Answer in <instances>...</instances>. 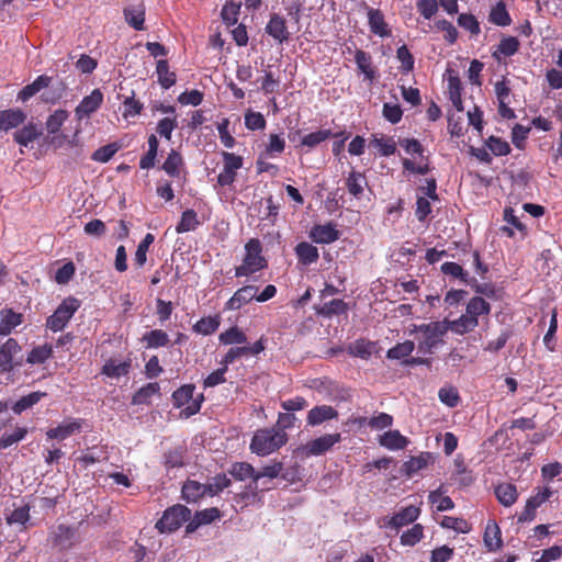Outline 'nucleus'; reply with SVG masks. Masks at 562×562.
<instances>
[{
    "mask_svg": "<svg viewBox=\"0 0 562 562\" xmlns=\"http://www.w3.org/2000/svg\"><path fill=\"white\" fill-rule=\"evenodd\" d=\"M288 441V435L282 429L262 428L258 429L252 436L250 450L257 456H268Z\"/></svg>",
    "mask_w": 562,
    "mask_h": 562,
    "instance_id": "nucleus-1",
    "label": "nucleus"
},
{
    "mask_svg": "<svg viewBox=\"0 0 562 562\" xmlns=\"http://www.w3.org/2000/svg\"><path fill=\"white\" fill-rule=\"evenodd\" d=\"M268 267V261L262 255V244L258 238H250L245 244V255L240 266L235 268V276L249 277Z\"/></svg>",
    "mask_w": 562,
    "mask_h": 562,
    "instance_id": "nucleus-2",
    "label": "nucleus"
},
{
    "mask_svg": "<svg viewBox=\"0 0 562 562\" xmlns=\"http://www.w3.org/2000/svg\"><path fill=\"white\" fill-rule=\"evenodd\" d=\"M441 321L415 325L411 333H420L418 338V352L423 355L432 353L434 349L442 342L441 337L447 334L446 326Z\"/></svg>",
    "mask_w": 562,
    "mask_h": 562,
    "instance_id": "nucleus-3",
    "label": "nucleus"
},
{
    "mask_svg": "<svg viewBox=\"0 0 562 562\" xmlns=\"http://www.w3.org/2000/svg\"><path fill=\"white\" fill-rule=\"evenodd\" d=\"M190 519L191 510L188 507L180 504L173 505L164 512L162 517L156 522V528L160 533L172 532Z\"/></svg>",
    "mask_w": 562,
    "mask_h": 562,
    "instance_id": "nucleus-4",
    "label": "nucleus"
},
{
    "mask_svg": "<svg viewBox=\"0 0 562 562\" xmlns=\"http://www.w3.org/2000/svg\"><path fill=\"white\" fill-rule=\"evenodd\" d=\"M80 307V301L76 297L69 296L65 299L55 312L47 318L46 326L53 331H59L71 319L74 314Z\"/></svg>",
    "mask_w": 562,
    "mask_h": 562,
    "instance_id": "nucleus-5",
    "label": "nucleus"
},
{
    "mask_svg": "<svg viewBox=\"0 0 562 562\" xmlns=\"http://www.w3.org/2000/svg\"><path fill=\"white\" fill-rule=\"evenodd\" d=\"M265 32L280 45L288 43L291 37L285 18L278 13H272L270 15V19L266 24Z\"/></svg>",
    "mask_w": 562,
    "mask_h": 562,
    "instance_id": "nucleus-6",
    "label": "nucleus"
},
{
    "mask_svg": "<svg viewBox=\"0 0 562 562\" xmlns=\"http://www.w3.org/2000/svg\"><path fill=\"white\" fill-rule=\"evenodd\" d=\"M103 102V93L94 89L89 95L85 97L75 110L77 120L89 119L91 114L98 111Z\"/></svg>",
    "mask_w": 562,
    "mask_h": 562,
    "instance_id": "nucleus-7",
    "label": "nucleus"
},
{
    "mask_svg": "<svg viewBox=\"0 0 562 562\" xmlns=\"http://www.w3.org/2000/svg\"><path fill=\"white\" fill-rule=\"evenodd\" d=\"M366 9L370 31L379 37H390L392 35V31L385 22L382 11L371 7H366Z\"/></svg>",
    "mask_w": 562,
    "mask_h": 562,
    "instance_id": "nucleus-8",
    "label": "nucleus"
},
{
    "mask_svg": "<svg viewBox=\"0 0 562 562\" xmlns=\"http://www.w3.org/2000/svg\"><path fill=\"white\" fill-rule=\"evenodd\" d=\"M259 288L256 285H245L238 289L233 296L225 303V310L237 311L247 303L256 300Z\"/></svg>",
    "mask_w": 562,
    "mask_h": 562,
    "instance_id": "nucleus-9",
    "label": "nucleus"
},
{
    "mask_svg": "<svg viewBox=\"0 0 562 562\" xmlns=\"http://www.w3.org/2000/svg\"><path fill=\"white\" fill-rule=\"evenodd\" d=\"M310 237L317 244H331L339 239L340 234L336 228V224L329 222L324 225H314L310 232Z\"/></svg>",
    "mask_w": 562,
    "mask_h": 562,
    "instance_id": "nucleus-10",
    "label": "nucleus"
},
{
    "mask_svg": "<svg viewBox=\"0 0 562 562\" xmlns=\"http://www.w3.org/2000/svg\"><path fill=\"white\" fill-rule=\"evenodd\" d=\"M341 440L340 434H327L321 436L306 445L308 454L321 456L331 449V447Z\"/></svg>",
    "mask_w": 562,
    "mask_h": 562,
    "instance_id": "nucleus-11",
    "label": "nucleus"
},
{
    "mask_svg": "<svg viewBox=\"0 0 562 562\" xmlns=\"http://www.w3.org/2000/svg\"><path fill=\"white\" fill-rule=\"evenodd\" d=\"M420 514V509L414 505L406 506L395 513L390 520L387 526L393 529H400L401 527L407 526L414 522Z\"/></svg>",
    "mask_w": 562,
    "mask_h": 562,
    "instance_id": "nucleus-12",
    "label": "nucleus"
},
{
    "mask_svg": "<svg viewBox=\"0 0 562 562\" xmlns=\"http://www.w3.org/2000/svg\"><path fill=\"white\" fill-rule=\"evenodd\" d=\"M75 535L76 531L74 528L65 525H58L50 531V539L54 547H57L60 550H66L74 544Z\"/></svg>",
    "mask_w": 562,
    "mask_h": 562,
    "instance_id": "nucleus-13",
    "label": "nucleus"
},
{
    "mask_svg": "<svg viewBox=\"0 0 562 562\" xmlns=\"http://www.w3.org/2000/svg\"><path fill=\"white\" fill-rule=\"evenodd\" d=\"M21 351V347L18 341L13 338H9L1 347H0V371L1 372H10L13 370V358L14 356Z\"/></svg>",
    "mask_w": 562,
    "mask_h": 562,
    "instance_id": "nucleus-14",
    "label": "nucleus"
},
{
    "mask_svg": "<svg viewBox=\"0 0 562 562\" xmlns=\"http://www.w3.org/2000/svg\"><path fill=\"white\" fill-rule=\"evenodd\" d=\"M338 417V412L330 405H318L313 407L306 417L307 425L315 427L324 422L331 420Z\"/></svg>",
    "mask_w": 562,
    "mask_h": 562,
    "instance_id": "nucleus-15",
    "label": "nucleus"
},
{
    "mask_svg": "<svg viewBox=\"0 0 562 562\" xmlns=\"http://www.w3.org/2000/svg\"><path fill=\"white\" fill-rule=\"evenodd\" d=\"M445 323L446 331L451 330L452 333L457 335H464L467 333L472 331L475 327L479 326V319H475L473 317L468 316L465 313L462 314L459 318L449 321L443 319L441 321Z\"/></svg>",
    "mask_w": 562,
    "mask_h": 562,
    "instance_id": "nucleus-16",
    "label": "nucleus"
},
{
    "mask_svg": "<svg viewBox=\"0 0 562 562\" xmlns=\"http://www.w3.org/2000/svg\"><path fill=\"white\" fill-rule=\"evenodd\" d=\"M26 120V114L20 109L0 110V130L8 132L16 128Z\"/></svg>",
    "mask_w": 562,
    "mask_h": 562,
    "instance_id": "nucleus-17",
    "label": "nucleus"
},
{
    "mask_svg": "<svg viewBox=\"0 0 562 562\" xmlns=\"http://www.w3.org/2000/svg\"><path fill=\"white\" fill-rule=\"evenodd\" d=\"M23 322V315L14 312L12 308H2L0 311V336H8Z\"/></svg>",
    "mask_w": 562,
    "mask_h": 562,
    "instance_id": "nucleus-18",
    "label": "nucleus"
},
{
    "mask_svg": "<svg viewBox=\"0 0 562 562\" xmlns=\"http://www.w3.org/2000/svg\"><path fill=\"white\" fill-rule=\"evenodd\" d=\"M220 510L215 507H211L201 512H196L193 519L189 521L186 527V532L191 533L195 531L201 525L211 524L220 518Z\"/></svg>",
    "mask_w": 562,
    "mask_h": 562,
    "instance_id": "nucleus-19",
    "label": "nucleus"
},
{
    "mask_svg": "<svg viewBox=\"0 0 562 562\" xmlns=\"http://www.w3.org/2000/svg\"><path fill=\"white\" fill-rule=\"evenodd\" d=\"M435 462V457L431 452H422L416 457H412L409 460L404 462L403 468L404 472L408 476H413L420 470L428 467V464Z\"/></svg>",
    "mask_w": 562,
    "mask_h": 562,
    "instance_id": "nucleus-20",
    "label": "nucleus"
},
{
    "mask_svg": "<svg viewBox=\"0 0 562 562\" xmlns=\"http://www.w3.org/2000/svg\"><path fill=\"white\" fill-rule=\"evenodd\" d=\"M131 367V360L117 362L114 359H109L103 364L101 374L111 379H120L121 376H125L130 373Z\"/></svg>",
    "mask_w": 562,
    "mask_h": 562,
    "instance_id": "nucleus-21",
    "label": "nucleus"
},
{
    "mask_svg": "<svg viewBox=\"0 0 562 562\" xmlns=\"http://www.w3.org/2000/svg\"><path fill=\"white\" fill-rule=\"evenodd\" d=\"M52 78L46 75L38 76L32 83L26 85L19 93L18 100L26 102L42 89L49 86Z\"/></svg>",
    "mask_w": 562,
    "mask_h": 562,
    "instance_id": "nucleus-22",
    "label": "nucleus"
},
{
    "mask_svg": "<svg viewBox=\"0 0 562 562\" xmlns=\"http://www.w3.org/2000/svg\"><path fill=\"white\" fill-rule=\"evenodd\" d=\"M379 443L389 450L404 449L408 440L398 430H389L380 436Z\"/></svg>",
    "mask_w": 562,
    "mask_h": 562,
    "instance_id": "nucleus-23",
    "label": "nucleus"
},
{
    "mask_svg": "<svg viewBox=\"0 0 562 562\" xmlns=\"http://www.w3.org/2000/svg\"><path fill=\"white\" fill-rule=\"evenodd\" d=\"M484 544L488 551H497L503 546L502 532L495 521H490L484 532Z\"/></svg>",
    "mask_w": 562,
    "mask_h": 562,
    "instance_id": "nucleus-24",
    "label": "nucleus"
},
{
    "mask_svg": "<svg viewBox=\"0 0 562 562\" xmlns=\"http://www.w3.org/2000/svg\"><path fill=\"white\" fill-rule=\"evenodd\" d=\"M81 425L77 420H71L67 423H63L55 428H50L46 431V436L48 439H58L65 440L70 437L76 431H79Z\"/></svg>",
    "mask_w": 562,
    "mask_h": 562,
    "instance_id": "nucleus-25",
    "label": "nucleus"
},
{
    "mask_svg": "<svg viewBox=\"0 0 562 562\" xmlns=\"http://www.w3.org/2000/svg\"><path fill=\"white\" fill-rule=\"evenodd\" d=\"M295 255L304 266L315 263L319 258L318 249L307 241L299 243L295 247Z\"/></svg>",
    "mask_w": 562,
    "mask_h": 562,
    "instance_id": "nucleus-26",
    "label": "nucleus"
},
{
    "mask_svg": "<svg viewBox=\"0 0 562 562\" xmlns=\"http://www.w3.org/2000/svg\"><path fill=\"white\" fill-rule=\"evenodd\" d=\"M495 496L503 506L509 507L514 505L518 498L517 487L512 483L498 484L495 487Z\"/></svg>",
    "mask_w": 562,
    "mask_h": 562,
    "instance_id": "nucleus-27",
    "label": "nucleus"
},
{
    "mask_svg": "<svg viewBox=\"0 0 562 562\" xmlns=\"http://www.w3.org/2000/svg\"><path fill=\"white\" fill-rule=\"evenodd\" d=\"M205 494H209V486L196 481L189 480L182 486V497L189 503H195Z\"/></svg>",
    "mask_w": 562,
    "mask_h": 562,
    "instance_id": "nucleus-28",
    "label": "nucleus"
},
{
    "mask_svg": "<svg viewBox=\"0 0 562 562\" xmlns=\"http://www.w3.org/2000/svg\"><path fill=\"white\" fill-rule=\"evenodd\" d=\"M375 349V342L366 340V339H357L352 344L348 346V353L352 357L368 360Z\"/></svg>",
    "mask_w": 562,
    "mask_h": 562,
    "instance_id": "nucleus-29",
    "label": "nucleus"
},
{
    "mask_svg": "<svg viewBox=\"0 0 562 562\" xmlns=\"http://www.w3.org/2000/svg\"><path fill=\"white\" fill-rule=\"evenodd\" d=\"M519 47L520 43L516 37H503L497 45L496 50L493 53V57L497 60H501V56L510 57L518 52Z\"/></svg>",
    "mask_w": 562,
    "mask_h": 562,
    "instance_id": "nucleus-30",
    "label": "nucleus"
},
{
    "mask_svg": "<svg viewBox=\"0 0 562 562\" xmlns=\"http://www.w3.org/2000/svg\"><path fill=\"white\" fill-rule=\"evenodd\" d=\"M42 132L38 131L37 126L33 123H29L24 125L22 128L18 130L13 138L21 146H29L32 142L37 139L41 136Z\"/></svg>",
    "mask_w": 562,
    "mask_h": 562,
    "instance_id": "nucleus-31",
    "label": "nucleus"
},
{
    "mask_svg": "<svg viewBox=\"0 0 562 562\" xmlns=\"http://www.w3.org/2000/svg\"><path fill=\"white\" fill-rule=\"evenodd\" d=\"M201 222L198 218V214L194 210L188 209L182 212L181 218L176 226L178 234L195 231L200 226Z\"/></svg>",
    "mask_w": 562,
    "mask_h": 562,
    "instance_id": "nucleus-32",
    "label": "nucleus"
},
{
    "mask_svg": "<svg viewBox=\"0 0 562 562\" xmlns=\"http://www.w3.org/2000/svg\"><path fill=\"white\" fill-rule=\"evenodd\" d=\"M348 305L341 299H334L329 302L324 303L316 312L318 315L331 318L333 316H338L347 313Z\"/></svg>",
    "mask_w": 562,
    "mask_h": 562,
    "instance_id": "nucleus-33",
    "label": "nucleus"
},
{
    "mask_svg": "<svg viewBox=\"0 0 562 562\" xmlns=\"http://www.w3.org/2000/svg\"><path fill=\"white\" fill-rule=\"evenodd\" d=\"M355 61L359 71L362 72L367 79L373 80L375 78V71L372 68V57L369 53L362 49H356Z\"/></svg>",
    "mask_w": 562,
    "mask_h": 562,
    "instance_id": "nucleus-34",
    "label": "nucleus"
},
{
    "mask_svg": "<svg viewBox=\"0 0 562 562\" xmlns=\"http://www.w3.org/2000/svg\"><path fill=\"white\" fill-rule=\"evenodd\" d=\"M491 312V305L481 296L472 297L465 307V314L470 317L479 319L482 315H488Z\"/></svg>",
    "mask_w": 562,
    "mask_h": 562,
    "instance_id": "nucleus-35",
    "label": "nucleus"
},
{
    "mask_svg": "<svg viewBox=\"0 0 562 562\" xmlns=\"http://www.w3.org/2000/svg\"><path fill=\"white\" fill-rule=\"evenodd\" d=\"M160 386L157 382H150L142 386L132 397L133 405L149 404L151 396L159 394Z\"/></svg>",
    "mask_w": 562,
    "mask_h": 562,
    "instance_id": "nucleus-36",
    "label": "nucleus"
},
{
    "mask_svg": "<svg viewBox=\"0 0 562 562\" xmlns=\"http://www.w3.org/2000/svg\"><path fill=\"white\" fill-rule=\"evenodd\" d=\"M461 91L462 85L460 78L457 75H450L448 78L449 99L458 111H463Z\"/></svg>",
    "mask_w": 562,
    "mask_h": 562,
    "instance_id": "nucleus-37",
    "label": "nucleus"
},
{
    "mask_svg": "<svg viewBox=\"0 0 562 562\" xmlns=\"http://www.w3.org/2000/svg\"><path fill=\"white\" fill-rule=\"evenodd\" d=\"M488 21L497 26H508L512 23V18L506 9L504 1H498L492 9L488 15Z\"/></svg>",
    "mask_w": 562,
    "mask_h": 562,
    "instance_id": "nucleus-38",
    "label": "nucleus"
},
{
    "mask_svg": "<svg viewBox=\"0 0 562 562\" xmlns=\"http://www.w3.org/2000/svg\"><path fill=\"white\" fill-rule=\"evenodd\" d=\"M364 186H367L364 175L358 171H351L349 173L346 180V187L351 195L359 199L363 193Z\"/></svg>",
    "mask_w": 562,
    "mask_h": 562,
    "instance_id": "nucleus-39",
    "label": "nucleus"
},
{
    "mask_svg": "<svg viewBox=\"0 0 562 562\" xmlns=\"http://www.w3.org/2000/svg\"><path fill=\"white\" fill-rule=\"evenodd\" d=\"M156 72L158 82L164 89H169L176 83V74L169 70L167 60L160 59L157 61Z\"/></svg>",
    "mask_w": 562,
    "mask_h": 562,
    "instance_id": "nucleus-40",
    "label": "nucleus"
},
{
    "mask_svg": "<svg viewBox=\"0 0 562 562\" xmlns=\"http://www.w3.org/2000/svg\"><path fill=\"white\" fill-rule=\"evenodd\" d=\"M45 396L46 393L41 391L32 392L27 395H24L14 403V405L12 406V411L15 414L20 415L22 412L33 407Z\"/></svg>",
    "mask_w": 562,
    "mask_h": 562,
    "instance_id": "nucleus-41",
    "label": "nucleus"
},
{
    "mask_svg": "<svg viewBox=\"0 0 562 562\" xmlns=\"http://www.w3.org/2000/svg\"><path fill=\"white\" fill-rule=\"evenodd\" d=\"M183 165V159L177 150L172 149L168 157L166 158L162 169L167 175L173 178H178L180 176V167Z\"/></svg>",
    "mask_w": 562,
    "mask_h": 562,
    "instance_id": "nucleus-42",
    "label": "nucleus"
},
{
    "mask_svg": "<svg viewBox=\"0 0 562 562\" xmlns=\"http://www.w3.org/2000/svg\"><path fill=\"white\" fill-rule=\"evenodd\" d=\"M232 476L238 481H245L247 479H251L250 487L254 488V476L256 473L255 468L247 462H236L232 465L229 471Z\"/></svg>",
    "mask_w": 562,
    "mask_h": 562,
    "instance_id": "nucleus-43",
    "label": "nucleus"
},
{
    "mask_svg": "<svg viewBox=\"0 0 562 562\" xmlns=\"http://www.w3.org/2000/svg\"><path fill=\"white\" fill-rule=\"evenodd\" d=\"M143 341L146 342L147 348L165 347L169 342V336L162 329H153L143 336Z\"/></svg>",
    "mask_w": 562,
    "mask_h": 562,
    "instance_id": "nucleus-44",
    "label": "nucleus"
},
{
    "mask_svg": "<svg viewBox=\"0 0 562 562\" xmlns=\"http://www.w3.org/2000/svg\"><path fill=\"white\" fill-rule=\"evenodd\" d=\"M223 345H240L247 342V336L236 326L223 331L218 336Z\"/></svg>",
    "mask_w": 562,
    "mask_h": 562,
    "instance_id": "nucleus-45",
    "label": "nucleus"
},
{
    "mask_svg": "<svg viewBox=\"0 0 562 562\" xmlns=\"http://www.w3.org/2000/svg\"><path fill=\"white\" fill-rule=\"evenodd\" d=\"M441 272L446 276H451L453 278H458L465 284H470L471 281H474L476 283L475 279L470 280L469 273L467 271H464L463 268L457 262H452V261L445 262L441 266Z\"/></svg>",
    "mask_w": 562,
    "mask_h": 562,
    "instance_id": "nucleus-46",
    "label": "nucleus"
},
{
    "mask_svg": "<svg viewBox=\"0 0 562 562\" xmlns=\"http://www.w3.org/2000/svg\"><path fill=\"white\" fill-rule=\"evenodd\" d=\"M558 330V313L557 310L552 311L550 317L549 328L543 337V345L549 351H555L557 349V334Z\"/></svg>",
    "mask_w": 562,
    "mask_h": 562,
    "instance_id": "nucleus-47",
    "label": "nucleus"
},
{
    "mask_svg": "<svg viewBox=\"0 0 562 562\" xmlns=\"http://www.w3.org/2000/svg\"><path fill=\"white\" fill-rule=\"evenodd\" d=\"M415 342L412 340H406L404 342L396 344L394 347L387 350L386 357L389 359L402 360L414 351Z\"/></svg>",
    "mask_w": 562,
    "mask_h": 562,
    "instance_id": "nucleus-48",
    "label": "nucleus"
},
{
    "mask_svg": "<svg viewBox=\"0 0 562 562\" xmlns=\"http://www.w3.org/2000/svg\"><path fill=\"white\" fill-rule=\"evenodd\" d=\"M124 16L127 24L134 30L140 31L144 29L145 12L143 10L134 7L125 8Z\"/></svg>",
    "mask_w": 562,
    "mask_h": 562,
    "instance_id": "nucleus-49",
    "label": "nucleus"
},
{
    "mask_svg": "<svg viewBox=\"0 0 562 562\" xmlns=\"http://www.w3.org/2000/svg\"><path fill=\"white\" fill-rule=\"evenodd\" d=\"M331 136L333 133L330 130H319L303 136L301 139V145L312 149Z\"/></svg>",
    "mask_w": 562,
    "mask_h": 562,
    "instance_id": "nucleus-50",
    "label": "nucleus"
},
{
    "mask_svg": "<svg viewBox=\"0 0 562 562\" xmlns=\"http://www.w3.org/2000/svg\"><path fill=\"white\" fill-rule=\"evenodd\" d=\"M424 538V527L415 524L411 529L404 531L401 536V544L414 547Z\"/></svg>",
    "mask_w": 562,
    "mask_h": 562,
    "instance_id": "nucleus-51",
    "label": "nucleus"
},
{
    "mask_svg": "<svg viewBox=\"0 0 562 562\" xmlns=\"http://www.w3.org/2000/svg\"><path fill=\"white\" fill-rule=\"evenodd\" d=\"M218 326H220L218 318L216 316L215 317L209 316V317H203L200 321H198L193 325V330L198 334L207 336V335L215 333L217 330Z\"/></svg>",
    "mask_w": 562,
    "mask_h": 562,
    "instance_id": "nucleus-52",
    "label": "nucleus"
},
{
    "mask_svg": "<svg viewBox=\"0 0 562 562\" xmlns=\"http://www.w3.org/2000/svg\"><path fill=\"white\" fill-rule=\"evenodd\" d=\"M53 353V348L49 345H42L34 347L29 353L26 361L31 364L44 363Z\"/></svg>",
    "mask_w": 562,
    "mask_h": 562,
    "instance_id": "nucleus-53",
    "label": "nucleus"
},
{
    "mask_svg": "<svg viewBox=\"0 0 562 562\" xmlns=\"http://www.w3.org/2000/svg\"><path fill=\"white\" fill-rule=\"evenodd\" d=\"M194 385L186 384L172 393V401L176 407H182L190 403L194 393Z\"/></svg>",
    "mask_w": 562,
    "mask_h": 562,
    "instance_id": "nucleus-54",
    "label": "nucleus"
},
{
    "mask_svg": "<svg viewBox=\"0 0 562 562\" xmlns=\"http://www.w3.org/2000/svg\"><path fill=\"white\" fill-rule=\"evenodd\" d=\"M371 146L379 148L380 154L384 157H390L396 151V143L391 137H376L374 136L371 142Z\"/></svg>",
    "mask_w": 562,
    "mask_h": 562,
    "instance_id": "nucleus-55",
    "label": "nucleus"
},
{
    "mask_svg": "<svg viewBox=\"0 0 562 562\" xmlns=\"http://www.w3.org/2000/svg\"><path fill=\"white\" fill-rule=\"evenodd\" d=\"M283 470V464L281 462H274L272 464L263 467L260 471H256L254 476V488H257V484L261 479H276L280 475Z\"/></svg>",
    "mask_w": 562,
    "mask_h": 562,
    "instance_id": "nucleus-56",
    "label": "nucleus"
},
{
    "mask_svg": "<svg viewBox=\"0 0 562 562\" xmlns=\"http://www.w3.org/2000/svg\"><path fill=\"white\" fill-rule=\"evenodd\" d=\"M428 501L431 505L436 506L438 512L450 510L454 507L451 497L442 496L440 490L431 491L428 495Z\"/></svg>",
    "mask_w": 562,
    "mask_h": 562,
    "instance_id": "nucleus-57",
    "label": "nucleus"
},
{
    "mask_svg": "<svg viewBox=\"0 0 562 562\" xmlns=\"http://www.w3.org/2000/svg\"><path fill=\"white\" fill-rule=\"evenodd\" d=\"M68 119V112L63 109H58L52 113L46 121V128L49 134H56Z\"/></svg>",
    "mask_w": 562,
    "mask_h": 562,
    "instance_id": "nucleus-58",
    "label": "nucleus"
},
{
    "mask_svg": "<svg viewBox=\"0 0 562 562\" xmlns=\"http://www.w3.org/2000/svg\"><path fill=\"white\" fill-rule=\"evenodd\" d=\"M27 435V428L25 427H16L13 432H4L0 437V449H7L14 443L20 442Z\"/></svg>",
    "mask_w": 562,
    "mask_h": 562,
    "instance_id": "nucleus-59",
    "label": "nucleus"
},
{
    "mask_svg": "<svg viewBox=\"0 0 562 562\" xmlns=\"http://www.w3.org/2000/svg\"><path fill=\"white\" fill-rule=\"evenodd\" d=\"M154 235L148 233L144 237V239L138 244L134 261L138 267H143L146 263L147 260V251L149 246L154 243Z\"/></svg>",
    "mask_w": 562,
    "mask_h": 562,
    "instance_id": "nucleus-60",
    "label": "nucleus"
},
{
    "mask_svg": "<svg viewBox=\"0 0 562 562\" xmlns=\"http://www.w3.org/2000/svg\"><path fill=\"white\" fill-rule=\"evenodd\" d=\"M178 127L177 116L172 117H164L161 119L156 126V131L160 137H164L168 140L171 139L172 132Z\"/></svg>",
    "mask_w": 562,
    "mask_h": 562,
    "instance_id": "nucleus-61",
    "label": "nucleus"
},
{
    "mask_svg": "<svg viewBox=\"0 0 562 562\" xmlns=\"http://www.w3.org/2000/svg\"><path fill=\"white\" fill-rule=\"evenodd\" d=\"M486 146L495 156H506L510 153L509 144L496 136H490Z\"/></svg>",
    "mask_w": 562,
    "mask_h": 562,
    "instance_id": "nucleus-62",
    "label": "nucleus"
},
{
    "mask_svg": "<svg viewBox=\"0 0 562 562\" xmlns=\"http://www.w3.org/2000/svg\"><path fill=\"white\" fill-rule=\"evenodd\" d=\"M458 24L460 27L469 31L471 35H479L481 32L480 23L472 14L461 13L458 16Z\"/></svg>",
    "mask_w": 562,
    "mask_h": 562,
    "instance_id": "nucleus-63",
    "label": "nucleus"
},
{
    "mask_svg": "<svg viewBox=\"0 0 562 562\" xmlns=\"http://www.w3.org/2000/svg\"><path fill=\"white\" fill-rule=\"evenodd\" d=\"M245 126L250 131H259L266 127V119L260 112L249 111L245 114Z\"/></svg>",
    "mask_w": 562,
    "mask_h": 562,
    "instance_id": "nucleus-64",
    "label": "nucleus"
}]
</instances>
